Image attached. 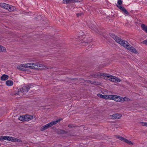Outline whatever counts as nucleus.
Returning a JSON list of instances; mask_svg holds the SVG:
<instances>
[{"mask_svg": "<svg viewBox=\"0 0 147 147\" xmlns=\"http://www.w3.org/2000/svg\"><path fill=\"white\" fill-rule=\"evenodd\" d=\"M117 138L120 140L122 141H124L130 145H132L133 144V143L130 141L127 140L125 138H124L120 136H117Z\"/></svg>", "mask_w": 147, "mask_h": 147, "instance_id": "10", "label": "nucleus"}, {"mask_svg": "<svg viewBox=\"0 0 147 147\" xmlns=\"http://www.w3.org/2000/svg\"><path fill=\"white\" fill-rule=\"evenodd\" d=\"M6 50L5 48L0 45V52H6Z\"/></svg>", "mask_w": 147, "mask_h": 147, "instance_id": "18", "label": "nucleus"}, {"mask_svg": "<svg viewBox=\"0 0 147 147\" xmlns=\"http://www.w3.org/2000/svg\"><path fill=\"white\" fill-rule=\"evenodd\" d=\"M141 27L142 29L146 32H147V27L144 24H142Z\"/></svg>", "mask_w": 147, "mask_h": 147, "instance_id": "20", "label": "nucleus"}, {"mask_svg": "<svg viewBox=\"0 0 147 147\" xmlns=\"http://www.w3.org/2000/svg\"><path fill=\"white\" fill-rule=\"evenodd\" d=\"M0 6L4 9H5L10 11H13L16 10L15 7L8 5L4 3H0Z\"/></svg>", "mask_w": 147, "mask_h": 147, "instance_id": "7", "label": "nucleus"}, {"mask_svg": "<svg viewBox=\"0 0 147 147\" xmlns=\"http://www.w3.org/2000/svg\"><path fill=\"white\" fill-rule=\"evenodd\" d=\"M111 36L117 42L123 46L130 51L135 53H137V51L136 49L133 47L130 46L127 41L121 40L119 38L113 34L111 35Z\"/></svg>", "mask_w": 147, "mask_h": 147, "instance_id": "2", "label": "nucleus"}, {"mask_svg": "<svg viewBox=\"0 0 147 147\" xmlns=\"http://www.w3.org/2000/svg\"><path fill=\"white\" fill-rule=\"evenodd\" d=\"M91 28V29H92V28Z\"/></svg>", "mask_w": 147, "mask_h": 147, "instance_id": "26", "label": "nucleus"}, {"mask_svg": "<svg viewBox=\"0 0 147 147\" xmlns=\"http://www.w3.org/2000/svg\"><path fill=\"white\" fill-rule=\"evenodd\" d=\"M121 117V114L117 113L110 115V118L112 119H120Z\"/></svg>", "mask_w": 147, "mask_h": 147, "instance_id": "11", "label": "nucleus"}, {"mask_svg": "<svg viewBox=\"0 0 147 147\" xmlns=\"http://www.w3.org/2000/svg\"><path fill=\"white\" fill-rule=\"evenodd\" d=\"M82 0H63V2L64 3H69L75 2H80Z\"/></svg>", "mask_w": 147, "mask_h": 147, "instance_id": "12", "label": "nucleus"}, {"mask_svg": "<svg viewBox=\"0 0 147 147\" xmlns=\"http://www.w3.org/2000/svg\"><path fill=\"white\" fill-rule=\"evenodd\" d=\"M31 63L20 64L18 65L17 67L18 69L21 71H24V68L31 69Z\"/></svg>", "mask_w": 147, "mask_h": 147, "instance_id": "9", "label": "nucleus"}, {"mask_svg": "<svg viewBox=\"0 0 147 147\" xmlns=\"http://www.w3.org/2000/svg\"><path fill=\"white\" fill-rule=\"evenodd\" d=\"M8 79V76L5 74H3L1 77V79L2 81H5Z\"/></svg>", "mask_w": 147, "mask_h": 147, "instance_id": "16", "label": "nucleus"}, {"mask_svg": "<svg viewBox=\"0 0 147 147\" xmlns=\"http://www.w3.org/2000/svg\"><path fill=\"white\" fill-rule=\"evenodd\" d=\"M33 118V116L32 115H25V121H28L31 119Z\"/></svg>", "mask_w": 147, "mask_h": 147, "instance_id": "15", "label": "nucleus"}, {"mask_svg": "<svg viewBox=\"0 0 147 147\" xmlns=\"http://www.w3.org/2000/svg\"><path fill=\"white\" fill-rule=\"evenodd\" d=\"M117 3L119 5H120L122 3V1L121 0H119L118 1Z\"/></svg>", "mask_w": 147, "mask_h": 147, "instance_id": "22", "label": "nucleus"}, {"mask_svg": "<svg viewBox=\"0 0 147 147\" xmlns=\"http://www.w3.org/2000/svg\"><path fill=\"white\" fill-rule=\"evenodd\" d=\"M140 125L143 126H146V122H140Z\"/></svg>", "mask_w": 147, "mask_h": 147, "instance_id": "21", "label": "nucleus"}, {"mask_svg": "<svg viewBox=\"0 0 147 147\" xmlns=\"http://www.w3.org/2000/svg\"><path fill=\"white\" fill-rule=\"evenodd\" d=\"M31 69H48L47 67L39 63H31Z\"/></svg>", "mask_w": 147, "mask_h": 147, "instance_id": "6", "label": "nucleus"}, {"mask_svg": "<svg viewBox=\"0 0 147 147\" xmlns=\"http://www.w3.org/2000/svg\"><path fill=\"white\" fill-rule=\"evenodd\" d=\"M62 120V119H58L57 120L48 123L42 127L41 128L42 130H44L47 129V128L52 126L53 125L56 124L58 122H59Z\"/></svg>", "mask_w": 147, "mask_h": 147, "instance_id": "8", "label": "nucleus"}, {"mask_svg": "<svg viewBox=\"0 0 147 147\" xmlns=\"http://www.w3.org/2000/svg\"><path fill=\"white\" fill-rule=\"evenodd\" d=\"M142 43L143 44H144L147 45V39L146 40L143 41L142 42Z\"/></svg>", "mask_w": 147, "mask_h": 147, "instance_id": "23", "label": "nucleus"}, {"mask_svg": "<svg viewBox=\"0 0 147 147\" xmlns=\"http://www.w3.org/2000/svg\"><path fill=\"white\" fill-rule=\"evenodd\" d=\"M7 140L13 142H20L21 140L12 137H10L8 136H0V140Z\"/></svg>", "mask_w": 147, "mask_h": 147, "instance_id": "4", "label": "nucleus"}, {"mask_svg": "<svg viewBox=\"0 0 147 147\" xmlns=\"http://www.w3.org/2000/svg\"><path fill=\"white\" fill-rule=\"evenodd\" d=\"M18 119L22 121H25V115H22L20 117H19Z\"/></svg>", "mask_w": 147, "mask_h": 147, "instance_id": "19", "label": "nucleus"}, {"mask_svg": "<svg viewBox=\"0 0 147 147\" xmlns=\"http://www.w3.org/2000/svg\"><path fill=\"white\" fill-rule=\"evenodd\" d=\"M117 6L118 7H119V9L121 10L123 13L125 14H127L128 13L126 9L123 7L121 6V5H117Z\"/></svg>", "mask_w": 147, "mask_h": 147, "instance_id": "13", "label": "nucleus"}, {"mask_svg": "<svg viewBox=\"0 0 147 147\" xmlns=\"http://www.w3.org/2000/svg\"><path fill=\"white\" fill-rule=\"evenodd\" d=\"M97 96L102 98L113 100L116 101L123 102L124 101H128L130 100L129 98L126 97L123 98L121 97L113 95H102L101 94H98Z\"/></svg>", "mask_w": 147, "mask_h": 147, "instance_id": "1", "label": "nucleus"}, {"mask_svg": "<svg viewBox=\"0 0 147 147\" xmlns=\"http://www.w3.org/2000/svg\"><path fill=\"white\" fill-rule=\"evenodd\" d=\"M100 75L101 76L104 77L105 78H107V79L108 78L109 80H110L114 82H119L121 81L117 77L110 75L102 73L100 74Z\"/></svg>", "mask_w": 147, "mask_h": 147, "instance_id": "3", "label": "nucleus"}, {"mask_svg": "<svg viewBox=\"0 0 147 147\" xmlns=\"http://www.w3.org/2000/svg\"><path fill=\"white\" fill-rule=\"evenodd\" d=\"M117 6L118 7H119V9L121 10L123 13L125 14H127L128 13L126 9L123 7L121 6V5H117Z\"/></svg>", "mask_w": 147, "mask_h": 147, "instance_id": "14", "label": "nucleus"}, {"mask_svg": "<svg viewBox=\"0 0 147 147\" xmlns=\"http://www.w3.org/2000/svg\"><path fill=\"white\" fill-rule=\"evenodd\" d=\"M146 126L147 127V122H146Z\"/></svg>", "mask_w": 147, "mask_h": 147, "instance_id": "25", "label": "nucleus"}, {"mask_svg": "<svg viewBox=\"0 0 147 147\" xmlns=\"http://www.w3.org/2000/svg\"><path fill=\"white\" fill-rule=\"evenodd\" d=\"M69 127H72L73 126H71L70 125H69Z\"/></svg>", "mask_w": 147, "mask_h": 147, "instance_id": "24", "label": "nucleus"}, {"mask_svg": "<svg viewBox=\"0 0 147 147\" xmlns=\"http://www.w3.org/2000/svg\"><path fill=\"white\" fill-rule=\"evenodd\" d=\"M6 84L8 86H11L13 84V82L11 80H8L6 82Z\"/></svg>", "mask_w": 147, "mask_h": 147, "instance_id": "17", "label": "nucleus"}, {"mask_svg": "<svg viewBox=\"0 0 147 147\" xmlns=\"http://www.w3.org/2000/svg\"><path fill=\"white\" fill-rule=\"evenodd\" d=\"M30 88L29 86L28 85H24L22 88L19 89L18 90V93L16 94L20 95H22L27 92Z\"/></svg>", "mask_w": 147, "mask_h": 147, "instance_id": "5", "label": "nucleus"}]
</instances>
